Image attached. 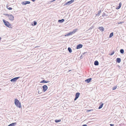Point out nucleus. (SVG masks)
Returning a JSON list of instances; mask_svg holds the SVG:
<instances>
[{"label":"nucleus","mask_w":126,"mask_h":126,"mask_svg":"<svg viewBox=\"0 0 126 126\" xmlns=\"http://www.w3.org/2000/svg\"><path fill=\"white\" fill-rule=\"evenodd\" d=\"M113 32H111L110 34L109 35V37L111 38L113 36Z\"/></svg>","instance_id":"21"},{"label":"nucleus","mask_w":126,"mask_h":126,"mask_svg":"<svg viewBox=\"0 0 126 126\" xmlns=\"http://www.w3.org/2000/svg\"><path fill=\"white\" fill-rule=\"evenodd\" d=\"M117 87L115 86L114 87H113L112 88V90H115L116 88Z\"/></svg>","instance_id":"29"},{"label":"nucleus","mask_w":126,"mask_h":126,"mask_svg":"<svg viewBox=\"0 0 126 126\" xmlns=\"http://www.w3.org/2000/svg\"><path fill=\"white\" fill-rule=\"evenodd\" d=\"M98 29L102 32L104 30V29L103 27H99L98 28Z\"/></svg>","instance_id":"11"},{"label":"nucleus","mask_w":126,"mask_h":126,"mask_svg":"<svg viewBox=\"0 0 126 126\" xmlns=\"http://www.w3.org/2000/svg\"><path fill=\"white\" fill-rule=\"evenodd\" d=\"M101 12V10H100L98 11V13L96 14V15L99 16Z\"/></svg>","instance_id":"24"},{"label":"nucleus","mask_w":126,"mask_h":126,"mask_svg":"<svg viewBox=\"0 0 126 126\" xmlns=\"http://www.w3.org/2000/svg\"><path fill=\"white\" fill-rule=\"evenodd\" d=\"M80 93L79 92H77L76 93L75 97L74 99L75 101L78 98L80 95Z\"/></svg>","instance_id":"6"},{"label":"nucleus","mask_w":126,"mask_h":126,"mask_svg":"<svg viewBox=\"0 0 126 126\" xmlns=\"http://www.w3.org/2000/svg\"><path fill=\"white\" fill-rule=\"evenodd\" d=\"M83 55H81V56H80V59H82L83 58Z\"/></svg>","instance_id":"30"},{"label":"nucleus","mask_w":126,"mask_h":126,"mask_svg":"<svg viewBox=\"0 0 126 126\" xmlns=\"http://www.w3.org/2000/svg\"><path fill=\"white\" fill-rule=\"evenodd\" d=\"M71 71V70H69V71Z\"/></svg>","instance_id":"37"},{"label":"nucleus","mask_w":126,"mask_h":126,"mask_svg":"<svg viewBox=\"0 0 126 126\" xmlns=\"http://www.w3.org/2000/svg\"><path fill=\"white\" fill-rule=\"evenodd\" d=\"M110 126H114V125L113 124H110Z\"/></svg>","instance_id":"34"},{"label":"nucleus","mask_w":126,"mask_h":126,"mask_svg":"<svg viewBox=\"0 0 126 126\" xmlns=\"http://www.w3.org/2000/svg\"><path fill=\"white\" fill-rule=\"evenodd\" d=\"M61 121V120L60 119L59 120H55V122L56 123H58L59 122Z\"/></svg>","instance_id":"25"},{"label":"nucleus","mask_w":126,"mask_h":126,"mask_svg":"<svg viewBox=\"0 0 126 126\" xmlns=\"http://www.w3.org/2000/svg\"><path fill=\"white\" fill-rule=\"evenodd\" d=\"M42 88L44 92H45L48 89L47 86L46 85H45L43 86L42 87Z\"/></svg>","instance_id":"8"},{"label":"nucleus","mask_w":126,"mask_h":126,"mask_svg":"<svg viewBox=\"0 0 126 126\" xmlns=\"http://www.w3.org/2000/svg\"><path fill=\"white\" fill-rule=\"evenodd\" d=\"M39 89V90H41L42 91H43V90H42V88H39V89H37V90H38Z\"/></svg>","instance_id":"33"},{"label":"nucleus","mask_w":126,"mask_h":126,"mask_svg":"<svg viewBox=\"0 0 126 126\" xmlns=\"http://www.w3.org/2000/svg\"><path fill=\"white\" fill-rule=\"evenodd\" d=\"M38 93L39 94H40L41 93H42V92H40V91H39V90H38Z\"/></svg>","instance_id":"32"},{"label":"nucleus","mask_w":126,"mask_h":126,"mask_svg":"<svg viewBox=\"0 0 126 126\" xmlns=\"http://www.w3.org/2000/svg\"><path fill=\"white\" fill-rule=\"evenodd\" d=\"M20 78V77H17L11 79V80L10 81L11 82H16V80H17L18 79H19Z\"/></svg>","instance_id":"5"},{"label":"nucleus","mask_w":126,"mask_h":126,"mask_svg":"<svg viewBox=\"0 0 126 126\" xmlns=\"http://www.w3.org/2000/svg\"><path fill=\"white\" fill-rule=\"evenodd\" d=\"M78 29H74L73 30V31L70 32L67 34L66 35H65V36H68L70 35H72L75 33L77 31Z\"/></svg>","instance_id":"4"},{"label":"nucleus","mask_w":126,"mask_h":126,"mask_svg":"<svg viewBox=\"0 0 126 126\" xmlns=\"http://www.w3.org/2000/svg\"><path fill=\"white\" fill-rule=\"evenodd\" d=\"M64 19H61V20H58V22L60 23H63V22L64 21Z\"/></svg>","instance_id":"17"},{"label":"nucleus","mask_w":126,"mask_h":126,"mask_svg":"<svg viewBox=\"0 0 126 126\" xmlns=\"http://www.w3.org/2000/svg\"><path fill=\"white\" fill-rule=\"evenodd\" d=\"M74 1V0H71L70 1L67 2L65 4H64V5H69L71 4Z\"/></svg>","instance_id":"7"},{"label":"nucleus","mask_w":126,"mask_h":126,"mask_svg":"<svg viewBox=\"0 0 126 126\" xmlns=\"http://www.w3.org/2000/svg\"><path fill=\"white\" fill-rule=\"evenodd\" d=\"M83 47V45L81 44H79L77 45L76 49H77L81 48Z\"/></svg>","instance_id":"10"},{"label":"nucleus","mask_w":126,"mask_h":126,"mask_svg":"<svg viewBox=\"0 0 126 126\" xmlns=\"http://www.w3.org/2000/svg\"><path fill=\"white\" fill-rule=\"evenodd\" d=\"M37 22L35 21H34L33 22V24H32V25L33 26H35L37 24Z\"/></svg>","instance_id":"23"},{"label":"nucleus","mask_w":126,"mask_h":126,"mask_svg":"<svg viewBox=\"0 0 126 126\" xmlns=\"http://www.w3.org/2000/svg\"><path fill=\"white\" fill-rule=\"evenodd\" d=\"M87 110V112H89V111H92V110Z\"/></svg>","instance_id":"31"},{"label":"nucleus","mask_w":126,"mask_h":126,"mask_svg":"<svg viewBox=\"0 0 126 126\" xmlns=\"http://www.w3.org/2000/svg\"><path fill=\"white\" fill-rule=\"evenodd\" d=\"M49 82V81H46L45 80H43L40 82V83H48V82Z\"/></svg>","instance_id":"14"},{"label":"nucleus","mask_w":126,"mask_h":126,"mask_svg":"<svg viewBox=\"0 0 126 126\" xmlns=\"http://www.w3.org/2000/svg\"><path fill=\"white\" fill-rule=\"evenodd\" d=\"M82 126H87L86 124L83 125Z\"/></svg>","instance_id":"35"},{"label":"nucleus","mask_w":126,"mask_h":126,"mask_svg":"<svg viewBox=\"0 0 126 126\" xmlns=\"http://www.w3.org/2000/svg\"><path fill=\"white\" fill-rule=\"evenodd\" d=\"M94 64L95 65H99V63L97 61H94Z\"/></svg>","instance_id":"18"},{"label":"nucleus","mask_w":126,"mask_h":126,"mask_svg":"<svg viewBox=\"0 0 126 126\" xmlns=\"http://www.w3.org/2000/svg\"><path fill=\"white\" fill-rule=\"evenodd\" d=\"M92 80V78H90L85 80V81L87 83H89Z\"/></svg>","instance_id":"12"},{"label":"nucleus","mask_w":126,"mask_h":126,"mask_svg":"<svg viewBox=\"0 0 126 126\" xmlns=\"http://www.w3.org/2000/svg\"><path fill=\"white\" fill-rule=\"evenodd\" d=\"M3 21L6 26L9 28H12L11 27L12 25L10 24L9 22L6 21L4 19H3Z\"/></svg>","instance_id":"2"},{"label":"nucleus","mask_w":126,"mask_h":126,"mask_svg":"<svg viewBox=\"0 0 126 126\" xmlns=\"http://www.w3.org/2000/svg\"><path fill=\"white\" fill-rule=\"evenodd\" d=\"M7 8L9 10H11L12 9V8L11 7H9V6H7Z\"/></svg>","instance_id":"27"},{"label":"nucleus","mask_w":126,"mask_h":126,"mask_svg":"<svg viewBox=\"0 0 126 126\" xmlns=\"http://www.w3.org/2000/svg\"><path fill=\"white\" fill-rule=\"evenodd\" d=\"M68 50L69 53H71L72 52V50L70 47H68Z\"/></svg>","instance_id":"20"},{"label":"nucleus","mask_w":126,"mask_h":126,"mask_svg":"<svg viewBox=\"0 0 126 126\" xmlns=\"http://www.w3.org/2000/svg\"><path fill=\"white\" fill-rule=\"evenodd\" d=\"M86 53H87V52H84L83 53V54L84 55V54H85Z\"/></svg>","instance_id":"36"},{"label":"nucleus","mask_w":126,"mask_h":126,"mask_svg":"<svg viewBox=\"0 0 126 126\" xmlns=\"http://www.w3.org/2000/svg\"><path fill=\"white\" fill-rule=\"evenodd\" d=\"M120 53L121 54H123L124 52V51L123 49H121L120 50Z\"/></svg>","instance_id":"22"},{"label":"nucleus","mask_w":126,"mask_h":126,"mask_svg":"<svg viewBox=\"0 0 126 126\" xmlns=\"http://www.w3.org/2000/svg\"><path fill=\"white\" fill-rule=\"evenodd\" d=\"M121 61V59L120 58H117L116 59V62L118 63H120Z\"/></svg>","instance_id":"15"},{"label":"nucleus","mask_w":126,"mask_h":126,"mask_svg":"<svg viewBox=\"0 0 126 126\" xmlns=\"http://www.w3.org/2000/svg\"><path fill=\"white\" fill-rule=\"evenodd\" d=\"M16 124V123H14L9 124L8 126H14Z\"/></svg>","instance_id":"16"},{"label":"nucleus","mask_w":126,"mask_h":126,"mask_svg":"<svg viewBox=\"0 0 126 126\" xmlns=\"http://www.w3.org/2000/svg\"><path fill=\"white\" fill-rule=\"evenodd\" d=\"M14 103L15 105L17 107L19 108H21V107L20 102L17 98L15 99V100Z\"/></svg>","instance_id":"1"},{"label":"nucleus","mask_w":126,"mask_h":126,"mask_svg":"<svg viewBox=\"0 0 126 126\" xmlns=\"http://www.w3.org/2000/svg\"><path fill=\"white\" fill-rule=\"evenodd\" d=\"M5 16H7L9 20L11 21H13L14 20V17L12 15H9L8 14H5Z\"/></svg>","instance_id":"3"},{"label":"nucleus","mask_w":126,"mask_h":126,"mask_svg":"<svg viewBox=\"0 0 126 126\" xmlns=\"http://www.w3.org/2000/svg\"><path fill=\"white\" fill-rule=\"evenodd\" d=\"M114 52L113 51L110 55L111 56V55H112L114 54Z\"/></svg>","instance_id":"28"},{"label":"nucleus","mask_w":126,"mask_h":126,"mask_svg":"<svg viewBox=\"0 0 126 126\" xmlns=\"http://www.w3.org/2000/svg\"><path fill=\"white\" fill-rule=\"evenodd\" d=\"M121 3L120 2L119 4V5L116 8V9L117 10L119 9L121 7Z\"/></svg>","instance_id":"13"},{"label":"nucleus","mask_w":126,"mask_h":126,"mask_svg":"<svg viewBox=\"0 0 126 126\" xmlns=\"http://www.w3.org/2000/svg\"><path fill=\"white\" fill-rule=\"evenodd\" d=\"M101 103V104L99 105V106L98 109H100L103 106V103Z\"/></svg>","instance_id":"19"},{"label":"nucleus","mask_w":126,"mask_h":126,"mask_svg":"<svg viewBox=\"0 0 126 126\" xmlns=\"http://www.w3.org/2000/svg\"><path fill=\"white\" fill-rule=\"evenodd\" d=\"M108 16V15L106 14L105 13H104L103 15L102 16Z\"/></svg>","instance_id":"26"},{"label":"nucleus","mask_w":126,"mask_h":126,"mask_svg":"<svg viewBox=\"0 0 126 126\" xmlns=\"http://www.w3.org/2000/svg\"><path fill=\"white\" fill-rule=\"evenodd\" d=\"M30 1H23L22 2L21 4H22L26 5L27 4H30Z\"/></svg>","instance_id":"9"}]
</instances>
